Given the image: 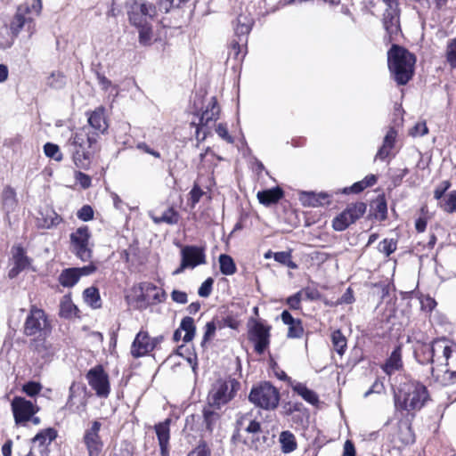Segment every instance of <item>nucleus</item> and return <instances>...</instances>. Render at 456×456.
<instances>
[{
  "label": "nucleus",
  "mask_w": 456,
  "mask_h": 456,
  "mask_svg": "<svg viewBox=\"0 0 456 456\" xmlns=\"http://www.w3.org/2000/svg\"><path fill=\"white\" fill-rule=\"evenodd\" d=\"M152 221L156 224L166 223L167 224H176L179 221V214L174 208H168L160 216L151 215Z\"/></svg>",
  "instance_id": "31"
},
{
  "label": "nucleus",
  "mask_w": 456,
  "mask_h": 456,
  "mask_svg": "<svg viewBox=\"0 0 456 456\" xmlns=\"http://www.w3.org/2000/svg\"><path fill=\"white\" fill-rule=\"evenodd\" d=\"M42 389V385L37 381H28L22 387L23 392L28 396L37 395Z\"/></svg>",
  "instance_id": "54"
},
{
  "label": "nucleus",
  "mask_w": 456,
  "mask_h": 456,
  "mask_svg": "<svg viewBox=\"0 0 456 456\" xmlns=\"http://www.w3.org/2000/svg\"><path fill=\"white\" fill-rule=\"evenodd\" d=\"M2 208L6 214L12 213L18 206V199L15 190L11 186H5L1 193Z\"/></svg>",
  "instance_id": "24"
},
{
  "label": "nucleus",
  "mask_w": 456,
  "mask_h": 456,
  "mask_svg": "<svg viewBox=\"0 0 456 456\" xmlns=\"http://www.w3.org/2000/svg\"><path fill=\"white\" fill-rule=\"evenodd\" d=\"M91 237L87 225L78 227L69 235L70 251L83 262H88L93 257L94 244L90 242Z\"/></svg>",
  "instance_id": "8"
},
{
  "label": "nucleus",
  "mask_w": 456,
  "mask_h": 456,
  "mask_svg": "<svg viewBox=\"0 0 456 456\" xmlns=\"http://www.w3.org/2000/svg\"><path fill=\"white\" fill-rule=\"evenodd\" d=\"M75 178L82 188L87 189L91 186L92 180L88 175L78 171L76 172Z\"/></svg>",
  "instance_id": "60"
},
{
  "label": "nucleus",
  "mask_w": 456,
  "mask_h": 456,
  "mask_svg": "<svg viewBox=\"0 0 456 456\" xmlns=\"http://www.w3.org/2000/svg\"><path fill=\"white\" fill-rule=\"evenodd\" d=\"M397 248V240L394 239H384L378 245V250L387 257L393 254Z\"/></svg>",
  "instance_id": "45"
},
{
  "label": "nucleus",
  "mask_w": 456,
  "mask_h": 456,
  "mask_svg": "<svg viewBox=\"0 0 456 456\" xmlns=\"http://www.w3.org/2000/svg\"><path fill=\"white\" fill-rule=\"evenodd\" d=\"M171 298L174 302L178 304H186L188 302V296L187 293L184 291H181L178 289H174L171 292Z\"/></svg>",
  "instance_id": "61"
},
{
  "label": "nucleus",
  "mask_w": 456,
  "mask_h": 456,
  "mask_svg": "<svg viewBox=\"0 0 456 456\" xmlns=\"http://www.w3.org/2000/svg\"><path fill=\"white\" fill-rule=\"evenodd\" d=\"M304 334L302 321L298 319L293 324L289 325L287 337L289 338H300Z\"/></svg>",
  "instance_id": "52"
},
{
  "label": "nucleus",
  "mask_w": 456,
  "mask_h": 456,
  "mask_svg": "<svg viewBox=\"0 0 456 456\" xmlns=\"http://www.w3.org/2000/svg\"><path fill=\"white\" fill-rule=\"evenodd\" d=\"M253 19L248 14H240L233 23L234 34L237 39H233L231 43V50L229 55H233L238 58L240 53V46L244 45L248 41V35L249 34L252 26Z\"/></svg>",
  "instance_id": "10"
},
{
  "label": "nucleus",
  "mask_w": 456,
  "mask_h": 456,
  "mask_svg": "<svg viewBox=\"0 0 456 456\" xmlns=\"http://www.w3.org/2000/svg\"><path fill=\"white\" fill-rule=\"evenodd\" d=\"M399 12L400 11L385 10L383 14V26L390 37L397 35L400 30Z\"/></svg>",
  "instance_id": "23"
},
{
  "label": "nucleus",
  "mask_w": 456,
  "mask_h": 456,
  "mask_svg": "<svg viewBox=\"0 0 456 456\" xmlns=\"http://www.w3.org/2000/svg\"><path fill=\"white\" fill-rule=\"evenodd\" d=\"M426 362L432 363V376L442 386L456 383V352L447 357H426Z\"/></svg>",
  "instance_id": "5"
},
{
  "label": "nucleus",
  "mask_w": 456,
  "mask_h": 456,
  "mask_svg": "<svg viewBox=\"0 0 456 456\" xmlns=\"http://www.w3.org/2000/svg\"><path fill=\"white\" fill-rule=\"evenodd\" d=\"M240 387V383L235 379L216 380L208 396V405L220 409L235 396Z\"/></svg>",
  "instance_id": "7"
},
{
  "label": "nucleus",
  "mask_w": 456,
  "mask_h": 456,
  "mask_svg": "<svg viewBox=\"0 0 456 456\" xmlns=\"http://www.w3.org/2000/svg\"><path fill=\"white\" fill-rule=\"evenodd\" d=\"M220 272L224 275H232L236 273L237 267L232 257L227 254H221L218 258Z\"/></svg>",
  "instance_id": "38"
},
{
  "label": "nucleus",
  "mask_w": 456,
  "mask_h": 456,
  "mask_svg": "<svg viewBox=\"0 0 456 456\" xmlns=\"http://www.w3.org/2000/svg\"><path fill=\"white\" fill-rule=\"evenodd\" d=\"M214 280L209 277L206 279L200 285V287L198 289V294L200 297H208L212 292V287H213Z\"/></svg>",
  "instance_id": "56"
},
{
  "label": "nucleus",
  "mask_w": 456,
  "mask_h": 456,
  "mask_svg": "<svg viewBox=\"0 0 456 456\" xmlns=\"http://www.w3.org/2000/svg\"><path fill=\"white\" fill-rule=\"evenodd\" d=\"M440 205L447 213L456 212V191H451Z\"/></svg>",
  "instance_id": "51"
},
{
  "label": "nucleus",
  "mask_w": 456,
  "mask_h": 456,
  "mask_svg": "<svg viewBox=\"0 0 456 456\" xmlns=\"http://www.w3.org/2000/svg\"><path fill=\"white\" fill-rule=\"evenodd\" d=\"M44 152L46 157L53 159L56 161H61L62 159V154L60 151V147L53 142H46L44 145Z\"/></svg>",
  "instance_id": "49"
},
{
  "label": "nucleus",
  "mask_w": 456,
  "mask_h": 456,
  "mask_svg": "<svg viewBox=\"0 0 456 456\" xmlns=\"http://www.w3.org/2000/svg\"><path fill=\"white\" fill-rule=\"evenodd\" d=\"M220 113V108L216 97H211L206 110L202 111L200 117L199 124L196 128V137L199 141H204L210 133L208 125L216 121Z\"/></svg>",
  "instance_id": "12"
},
{
  "label": "nucleus",
  "mask_w": 456,
  "mask_h": 456,
  "mask_svg": "<svg viewBox=\"0 0 456 456\" xmlns=\"http://www.w3.org/2000/svg\"><path fill=\"white\" fill-rule=\"evenodd\" d=\"M48 321L44 310L31 305L29 313L24 322V334L28 337L45 332L48 328Z\"/></svg>",
  "instance_id": "11"
},
{
  "label": "nucleus",
  "mask_w": 456,
  "mask_h": 456,
  "mask_svg": "<svg viewBox=\"0 0 456 456\" xmlns=\"http://www.w3.org/2000/svg\"><path fill=\"white\" fill-rule=\"evenodd\" d=\"M248 400L264 410H274L279 405L280 393L270 382L265 381L252 387Z\"/></svg>",
  "instance_id": "6"
},
{
  "label": "nucleus",
  "mask_w": 456,
  "mask_h": 456,
  "mask_svg": "<svg viewBox=\"0 0 456 456\" xmlns=\"http://www.w3.org/2000/svg\"><path fill=\"white\" fill-rule=\"evenodd\" d=\"M301 300H302L301 292L297 291V293L287 298L286 302L290 309L299 310L301 308Z\"/></svg>",
  "instance_id": "58"
},
{
  "label": "nucleus",
  "mask_w": 456,
  "mask_h": 456,
  "mask_svg": "<svg viewBox=\"0 0 456 456\" xmlns=\"http://www.w3.org/2000/svg\"><path fill=\"white\" fill-rule=\"evenodd\" d=\"M94 209L89 205H84L77 212V216L79 220L88 222L94 218Z\"/></svg>",
  "instance_id": "55"
},
{
  "label": "nucleus",
  "mask_w": 456,
  "mask_h": 456,
  "mask_svg": "<svg viewBox=\"0 0 456 456\" xmlns=\"http://www.w3.org/2000/svg\"><path fill=\"white\" fill-rule=\"evenodd\" d=\"M445 58L449 65L456 68V37L449 39L446 45Z\"/></svg>",
  "instance_id": "47"
},
{
  "label": "nucleus",
  "mask_w": 456,
  "mask_h": 456,
  "mask_svg": "<svg viewBox=\"0 0 456 456\" xmlns=\"http://www.w3.org/2000/svg\"><path fill=\"white\" fill-rule=\"evenodd\" d=\"M179 329L185 332L183 338V341L184 343H189L194 338L196 333V326L194 324V320L191 317H183L181 321Z\"/></svg>",
  "instance_id": "34"
},
{
  "label": "nucleus",
  "mask_w": 456,
  "mask_h": 456,
  "mask_svg": "<svg viewBox=\"0 0 456 456\" xmlns=\"http://www.w3.org/2000/svg\"><path fill=\"white\" fill-rule=\"evenodd\" d=\"M273 258L276 262L284 265L291 269L297 268L296 263L291 260V254L288 251H280L273 254Z\"/></svg>",
  "instance_id": "48"
},
{
  "label": "nucleus",
  "mask_w": 456,
  "mask_h": 456,
  "mask_svg": "<svg viewBox=\"0 0 456 456\" xmlns=\"http://www.w3.org/2000/svg\"><path fill=\"white\" fill-rule=\"evenodd\" d=\"M303 205L308 207H318L323 205V201L320 200V196L313 191L304 192L300 198Z\"/></svg>",
  "instance_id": "50"
},
{
  "label": "nucleus",
  "mask_w": 456,
  "mask_h": 456,
  "mask_svg": "<svg viewBox=\"0 0 456 456\" xmlns=\"http://www.w3.org/2000/svg\"><path fill=\"white\" fill-rule=\"evenodd\" d=\"M139 29V43L142 45H150L152 37V28L151 24L135 26Z\"/></svg>",
  "instance_id": "46"
},
{
  "label": "nucleus",
  "mask_w": 456,
  "mask_h": 456,
  "mask_svg": "<svg viewBox=\"0 0 456 456\" xmlns=\"http://www.w3.org/2000/svg\"><path fill=\"white\" fill-rule=\"evenodd\" d=\"M216 330V325L214 321L207 322L205 326V333L203 336L202 344L208 341L214 335Z\"/></svg>",
  "instance_id": "62"
},
{
  "label": "nucleus",
  "mask_w": 456,
  "mask_h": 456,
  "mask_svg": "<svg viewBox=\"0 0 456 456\" xmlns=\"http://www.w3.org/2000/svg\"><path fill=\"white\" fill-rule=\"evenodd\" d=\"M451 183L449 181L442 182L434 191V197L436 200H439L444 195L445 191L450 188Z\"/></svg>",
  "instance_id": "63"
},
{
  "label": "nucleus",
  "mask_w": 456,
  "mask_h": 456,
  "mask_svg": "<svg viewBox=\"0 0 456 456\" xmlns=\"http://www.w3.org/2000/svg\"><path fill=\"white\" fill-rule=\"evenodd\" d=\"M86 379L97 396L108 397L110 394L109 376L101 365L91 369L86 374Z\"/></svg>",
  "instance_id": "15"
},
{
  "label": "nucleus",
  "mask_w": 456,
  "mask_h": 456,
  "mask_svg": "<svg viewBox=\"0 0 456 456\" xmlns=\"http://www.w3.org/2000/svg\"><path fill=\"white\" fill-rule=\"evenodd\" d=\"M385 387L379 379H376L372 386L364 393L363 396L368 397L371 394H381Z\"/></svg>",
  "instance_id": "64"
},
{
  "label": "nucleus",
  "mask_w": 456,
  "mask_h": 456,
  "mask_svg": "<svg viewBox=\"0 0 456 456\" xmlns=\"http://www.w3.org/2000/svg\"><path fill=\"white\" fill-rule=\"evenodd\" d=\"M415 62L414 54L398 45H393L387 52L389 71L400 86L406 85L411 79Z\"/></svg>",
  "instance_id": "1"
},
{
  "label": "nucleus",
  "mask_w": 456,
  "mask_h": 456,
  "mask_svg": "<svg viewBox=\"0 0 456 456\" xmlns=\"http://www.w3.org/2000/svg\"><path fill=\"white\" fill-rule=\"evenodd\" d=\"M128 19L134 26L150 24V21L156 16L158 5H154L145 0H129L127 3Z\"/></svg>",
  "instance_id": "9"
},
{
  "label": "nucleus",
  "mask_w": 456,
  "mask_h": 456,
  "mask_svg": "<svg viewBox=\"0 0 456 456\" xmlns=\"http://www.w3.org/2000/svg\"><path fill=\"white\" fill-rule=\"evenodd\" d=\"M331 341L335 351L343 355L346 348V338L340 330H336L331 333Z\"/></svg>",
  "instance_id": "41"
},
{
  "label": "nucleus",
  "mask_w": 456,
  "mask_h": 456,
  "mask_svg": "<svg viewBox=\"0 0 456 456\" xmlns=\"http://www.w3.org/2000/svg\"><path fill=\"white\" fill-rule=\"evenodd\" d=\"M57 436V431L49 428L37 433L32 439L33 444H38L39 446L45 447L51 444Z\"/></svg>",
  "instance_id": "35"
},
{
  "label": "nucleus",
  "mask_w": 456,
  "mask_h": 456,
  "mask_svg": "<svg viewBox=\"0 0 456 456\" xmlns=\"http://www.w3.org/2000/svg\"><path fill=\"white\" fill-rule=\"evenodd\" d=\"M452 343L445 338H436L425 347L427 357H447L452 354Z\"/></svg>",
  "instance_id": "19"
},
{
  "label": "nucleus",
  "mask_w": 456,
  "mask_h": 456,
  "mask_svg": "<svg viewBox=\"0 0 456 456\" xmlns=\"http://www.w3.org/2000/svg\"><path fill=\"white\" fill-rule=\"evenodd\" d=\"M42 11V0H33L31 4H20L10 23V30L17 37L21 29H26L29 36L36 31L35 17L40 15Z\"/></svg>",
  "instance_id": "4"
},
{
  "label": "nucleus",
  "mask_w": 456,
  "mask_h": 456,
  "mask_svg": "<svg viewBox=\"0 0 456 456\" xmlns=\"http://www.w3.org/2000/svg\"><path fill=\"white\" fill-rule=\"evenodd\" d=\"M253 325L248 330V339L254 344L255 351L262 354L270 345L271 327L262 322L252 320Z\"/></svg>",
  "instance_id": "13"
},
{
  "label": "nucleus",
  "mask_w": 456,
  "mask_h": 456,
  "mask_svg": "<svg viewBox=\"0 0 456 456\" xmlns=\"http://www.w3.org/2000/svg\"><path fill=\"white\" fill-rule=\"evenodd\" d=\"M170 423L171 419H166L154 426L161 456H169Z\"/></svg>",
  "instance_id": "20"
},
{
  "label": "nucleus",
  "mask_w": 456,
  "mask_h": 456,
  "mask_svg": "<svg viewBox=\"0 0 456 456\" xmlns=\"http://www.w3.org/2000/svg\"><path fill=\"white\" fill-rule=\"evenodd\" d=\"M181 258L190 265V269L206 263L205 249L199 246L187 245L181 250Z\"/></svg>",
  "instance_id": "18"
},
{
  "label": "nucleus",
  "mask_w": 456,
  "mask_h": 456,
  "mask_svg": "<svg viewBox=\"0 0 456 456\" xmlns=\"http://www.w3.org/2000/svg\"><path fill=\"white\" fill-rule=\"evenodd\" d=\"M271 440L272 439L269 437V432L266 431L265 434L262 433L252 437L249 447L255 451H259L264 449L265 446H269Z\"/></svg>",
  "instance_id": "44"
},
{
  "label": "nucleus",
  "mask_w": 456,
  "mask_h": 456,
  "mask_svg": "<svg viewBox=\"0 0 456 456\" xmlns=\"http://www.w3.org/2000/svg\"><path fill=\"white\" fill-rule=\"evenodd\" d=\"M102 423L94 420L90 428L85 430L83 443L88 452V456H101L104 444L100 436Z\"/></svg>",
  "instance_id": "14"
},
{
  "label": "nucleus",
  "mask_w": 456,
  "mask_h": 456,
  "mask_svg": "<svg viewBox=\"0 0 456 456\" xmlns=\"http://www.w3.org/2000/svg\"><path fill=\"white\" fill-rule=\"evenodd\" d=\"M299 292H301V296L304 294L305 298L310 301L319 300L322 297L320 291L312 287L304 288Z\"/></svg>",
  "instance_id": "57"
},
{
  "label": "nucleus",
  "mask_w": 456,
  "mask_h": 456,
  "mask_svg": "<svg viewBox=\"0 0 456 456\" xmlns=\"http://www.w3.org/2000/svg\"><path fill=\"white\" fill-rule=\"evenodd\" d=\"M85 302L91 307L98 309L101 307V297L97 288L89 287L83 293Z\"/></svg>",
  "instance_id": "39"
},
{
  "label": "nucleus",
  "mask_w": 456,
  "mask_h": 456,
  "mask_svg": "<svg viewBox=\"0 0 456 456\" xmlns=\"http://www.w3.org/2000/svg\"><path fill=\"white\" fill-rule=\"evenodd\" d=\"M293 391L313 405L319 402L318 395L314 390L309 389L305 384L297 383L293 386Z\"/></svg>",
  "instance_id": "32"
},
{
  "label": "nucleus",
  "mask_w": 456,
  "mask_h": 456,
  "mask_svg": "<svg viewBox=\"0 0 456 456\" xmlns=\"http://www.w3.org/2000/svg\"><path fill=\"white\" fill-rule=\"evenodd\" d=\"M98 133H90L83 127L76 131L69 139L68 147L77 167L87 169L91 164L90 149L96 143Z\"/></svg>",
  "instance_id": "2"
},
{
  "label": "nucleus",
  "mask_w": 456,
  "mask_h": 456,
  "mask_svg": "<svg viewBox=\"0 0 456 456\" xmlns=\"http://www.w3.org/2000/svg\"><path fill=\"white\" fill-rule=\"evenodd\" d=\"M281 451L284 453H290L297 449L295 436L290 431H282L280 435Z\"/></svg>",
  "instance_id": "36"
},
{
  "label": "nucleus",
  "mask_w": 456,
  "mask_h": 456,
  "mask_svg": "<svg viewBox=\"0 0 456 456\" xmlns=\"http://www.w3.org/2000/svg\"><path fill=\"white\" fill-rule=\"evenodd\" d=\"M429 395L427 387L418 382L404 383L395 395V405L407 411L420 410Z\"/></svg>",
  "instance_id": "3"
},
{
  "label": "nucleus",
  "mask_w": 456,
  "mask_h": 456,
  "mask_svg": "<svg viewBox=\"0 0 456 456\" xmlns=\"http://www.w3.org/2000/svg\"><path fill=\"white\" fill-rule=\"evenodd\" d=\"M283 195L284 193L281 188L276 186L272 189L258 191L257 199L261 204L265 206H270L272 204L277 203L283 197Z\"/></svg>",
  "instance_id": "27"
},
{
  "label": "nucleus",
  "mask_w": 456,
  "mask_h": 456,
  "mask_svg": "<svg viewBox=\"0 0 456 456\" xmlns=\"http://www.w3.org/2000/svg\"><path fill=\"white\" fill-rule=\"evenodd\" d=\"M212 406L205 407L202 411L203 422L206 427V430L210 434L214 431L219 419L220 414L211 409Z\"/></svg>",
  "instance_id": "33"
},
{
  "label": "nucleus",
  "mask_w": 456,
  "mask_h": 456,
  "mask_svg": "<svg viewBox=\"0 0 456 456\" xmlns=\"http://www.w3.org/2000/svg\"><path fill=\"white\" fill-rule=\"evenodd\" d=\"M40 216L37 225L41 229H52L62 222V217L53 209L41 212Z\"/></svg>",
  "instance_id": "28"
},
{
  "label": "nucleus",
  "mask_w": 456,
  "mask_h": 456,
  "mask_svg": "<svg viewBox=\"0 0 456 456\" xmlns=\"http://www.w3.org/2000/svg\"><path fill=\"white\" fill-rule=\"evenodd\" d=\"M12 260L13 266L8 273L11 279L17 277L20 273L28 268L32 262L31 258L27 256L26 250L21 246L12 248Z\"/></svg>",
  "instance_id": "17"
},
{
  "label": "nucleus",
  "mask_w": 456,
  "mask_h": 456,
  "mask_svg": "<svg viewBox=\"0 0 456 456\" xmlns=\"http://www.w3.org/2000/svg\"><path fill=\"white\" fill-rule=\"evenodd\" d=\"M12 409L17 424L28 421L35 414L34 404L30 401L19 396L12 400Z\"/></svg>",
  "instance_id": "16"
},
{
  "label": "nucleus",
  "mask_w": 456,
  "mask_h": 456,
  "mask_svg": "<svg viewBox=\"0 0 456 456\" xmlns=\"http://www.w3.org/2000/svg\"><path fill=\"white\" fill-rule=\"evenodd\" d=\"M155 348V344L151 342L149 334L145 331H140L131 347V354L134 357L138 358L143 356Z\"/></svg>",
  "instance_id": "21"
},
{
  "label": "nucleus",
  "mask_w": 456,
  "mask_h": 456,
  "mask_svg": "<svg viewBox=\"0 0 456 456\" xmlns=\"http://www.w3.org/2000/svg\"><path fill=\"white\" fill-rule=\"evenodd\" d=\"M31 348L44 359L52 357L55 353V348L45 338L40 336L34 338L30 343Z\"/></svg>",
  "instance_id": "26"
},
{
  "label": "nucleus",
  "mask_w": 456,
  "mask_h": 456,
  "mask_svg": "<svg viewBox=\"0 0 456 456\" xmlns=\"http://www.w3.org/2000/svg\"><path fill=\"white\" fill-rule=\"evenodd\" d=\"M403 366L402 362V349L401 346H396L387 359L382 366V370L387 375H392L396 370H399Z\"/></svg>",
  "instance_id": "25"
},
{
  "label": "nucleus",
  "mask_w": 456,
  "mask_h": 456,
  "mask_svg": "<svg viewBox=\"0 0 456 456\" xmlns=\"http://www.w3.org/2000/svg\"><path fill=\"white\" fill-rule=\"evenodd\" d=\"M79 280L80 277L76 267H69L62 270L58 278L60 284L65 288H72Z\"/></svg>",
  "instance_id": "30"
},
{
  "label": "nucleus",
  "mask_w": 456,
  "mask_h": 456,
  "mask_svg": "<svg viewBox=\"0 0 456 456\" xmlns=\"http://www.w3.org/2000/svg\"><path fill=\"white\" fill-rule=\"evenodd\" d=\"M375 209L374 216L380 221H385L387 218V205L384 196H378L376 200L373 202Z\"/></svg>",
  "instance_id": "42"
},
{
  "label": "nucleus",
  "mask_w": 456,
  "mask_h": 456,
  "mask_svg": "<svg viewBox=\"0 0 456 456\" xmlns=\"http://www.w3.org/2000/svg\"><path fill=\"white\" fill-rule=\"evenodd\" d=\"M188 456H211V450L204 440H200Z\"/></svg>",
  "instance_id": "53"
},
{
  "label": "nucleus",
  "mask_w": 456,
  "mask_h": 456,
  "mask_svg": "<svg viewBox=\"0 0 456 456\" xmlns=\"http://www.w3.org/2000/svg\"><path fill=\"white\" fill-rule=\"evenodd\" d=\"M88 123L95 131L103 133L108 128L104 117V108L99 107L91 112L88 117Z\"/></svg>",
  "instance_id": "29"
},
{
  "label": "nucleus",
  "mask_w": 456,
  "mask_h": 456,
  "mask_svg": "<svg viewBox=\"0 0 456 456\" xmlns=\"http://www.w3.org/2000/svg\"><path fill=\"white\" fill-rule=\"evenodd\" d=\"M354 224L348 211L346 209L336 216L332 221V227L335 231H345L350 224Z\"/></svg>",
  "instance_id": "40"
},
{
  "label": "nucleus",
  "mask_w": 456,
  "mask_h": 456,
  "mask_svg": "<svg viewBox=\"0 0 456 456\" xmlns=\"http://www.w3.org/2000/svg\"><path fill=\"white\" fill-rule=\"evenodd\" d=\"M428 132V126L425 122L417 123L411 130L410 135L416 136H423L427 134Z\"/></svg>",
  "instance_id": "59"
},
{
  "label": "nucleus",
  "mask_w": 456,
  "mask_h": 456,
  "mask_svg": "<svg viewBox=\"0 0 456 456\" xmlns=\"http://www.w3.org/2000/svg\"><path fill=\"white\" fill-rule=\"evenodd\" d=\"M77 307L72 303L69 297L65 296L60 304V316L65 319H70L77 316Z\"/></svg>",
  "instance_id": "37"
},
{
  "label": "nucleus",
  "mask_w": 456,
  "mask_h": 456,
  "mask_svg": "<svg viewBox=\"0 0 456 456\" xmlns=\"http://www.w3.org/2000/svg\"><path fill=\"white\" fill-rule=\"evenodd\" d=\"M397 137V131L394 127L387 130L381 147L378 150L375 159L385 160L390 154L395 146Z\"/></svg>",
  "instance_id": "22"
},
{
  "label": "nucleus",
  "mask_w": 456,
  "mask_h": 456,
  "mask_svg": "<svg viewBox=\"0 0 456 456\" xmlns=\"http://www.w3.org/2000/svg\"><path fill=\"white\" fill-rule=\"evenodd\" d=\"M367 205L364 202H355L349 204L346 210L348 211L351 218H353V222H356L359 218H361L364 213L366 212Z\"/></svg>",
  "instance_id": "43"
}]
</instances>
